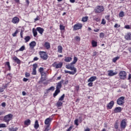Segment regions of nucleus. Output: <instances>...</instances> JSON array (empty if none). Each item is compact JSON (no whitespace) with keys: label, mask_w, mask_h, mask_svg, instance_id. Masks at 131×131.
Here are the masks:
<instances>
[{"label":"nucleus","mask_w":131,"mask_h":131,"mask_svg":"<svg viewBox=\"0 0 131 131\" xmlns=\"http://www.w3.org/2000/svg\"><path fill=\"white\" fill-rule=\"evenodd\" d=\"M124 99H125V97L124 96L120 97L117 99V104H118V105L119 106H122V105L124 104Z\"/></svg>","instance_id":"f257e3e1"},{"label":"nucleus","mask_w":131,"mask_h":131,"mask_svg":"<svg viewBox=\"0 0 131 131\" xmlns=\"http://www.w3.org/2000/svg\"><path fill=\"white\" fill-rule=\"evenodd\" d=\"M39 54L40 55L41 59L43 60H47L48 58H49V56L47 55V52L45 51H40Z\"/></svg>","instance_id":"f03ea898"},{"label":"nucleus","mask_w":131,"mask_h":131,"mask_svg":"<svg viewBox=\"0 0 131 131\" xmlns=\"http://www.w3.org/2000/svg\"><path fill=\"white\" fill-rule=\"evenodd\" d=\"M104 7L102 6H98L94 9L95 13H102V12H104Z\"/></svg>","instance_id":"7ed1b4c3"},{"label":"nucleus","mask_w":131,"mask_h":131,"mask_svg":"<svg viewBox=\"0 0 131 131\" xmlns=\"http://www.w3.org/2000/svg\"><path fill=\"white\" fill-rule=\"evenodd\" d=\"M13 118V115L12 114H9L5 116L4 118V121L9 123V122Z\"/></svg>","instance_id":"20e7f679"},{"label":"nucleus","mask_w":131,"mask_h":131,"mask_svg":"<svg viewBox=\"0 0 131 131\" xmlns=\"http://www.w3.org/2000/svg\"><path fill=\"white\" fill-rule=\"evenodd\" d=\"M126 120L125 119H123L120 124V126L121 129H125L126 127Z\"/></svg>","instance_id":"39448f33"},{"label":"nucleus","mask_w":131,"mask_h":131,"mask_svg":"<svg viewBox=\"0 0 131 131\" xmlns=\"http://www.w3.org/2000/svg\"><path fill=\"white\" fill-rule=\"evenodd\" d=\"M119 77L120 79H125L126 78V72L124 71H120L119 73Z\"/></svg>","instance_id":"423d86ee"},{"label":"nucleus","mask_w":131,"mask_h":131,"mask_svg":"<svg viewBox=\"0 0 131 131\" xmlns=\"http://www.w3.org/2000/svg\"><path fill=\"white\" fill-rule=\"evenodd\" d=\"M81 28H82V24L78 23L74 26L73 30H79V29H81Z\"/></svg>","instance_id":"0eeeda50"},{"label":"nucleus","mask_w":131,"mask_h":131,"mask_svg":"<svg viewBox=\"0 0 131 131\" xmlns=\"http://www.w3.org/2000/svg\"><path fill=\"white\" fill-rule=\"evenodd\" d=\"M19 21H20V19L18 18V17L17 16H15L12 18L11 22L13 23V24H18Z\"/></svg>","instance_id":"6e6552de"},{"label":"nucleus","mask_w":131,"mask_h":131,"mask_svg":"<svg viewBox=\"0 0 131 131\" xmlns=\"http://www.w3.org/2000/svg\"><path fill=\"white\" fill-rule=\"evenodd\" d=\"M54 67H55L56 68H61L62 66H63V63L59 62L58 64H57V62H54L53 64Z\"/></svg>","instance_id":"1a4fd4ad"},{"label":"nucleus","mask_w":131,"mask_h":131,"mask_svg":"<svg viewBox=\"0 0 131 131\" xmlns=\"http://www.w3.org/2000/svg\"><path fill=\"white\" fill-rule=\"evenodd\" d=\"M51 122H52V119L51 118H48L45 121V124L46 125H50Z\"/></svg>","instance_id":"9d476101"},{"label":"nucleus","mask_w":131,"mask_h":131,"mask_svg":"<svg viewBox=\"0 0 131 131\" xmlns=\"http://www.w3.org/2000/svg\"><path fill=\"white\" fill-rule=\"evenodd\" d=\"M113 106H114V101H111L107 105V109H112Z\"/></svg>","instance_id":"9b49d317"},{"label":"nucleus","mask_w":131,"mask_h":131,"mask_svg":"<svg viewBox=\"0 0 131 131\" xmlns=\"http://www.w3.org/2000/svg\"><path fill=\"white\" fill-rule=\"evenodd\" d=\"M122 111V108L120 107H117L114 110V113H120Z\"/></svg>","instance_id":"f8f14e48"},{"label":"nucleus","mask_w":131,"mask_h":131,"mask_svg":"<svg viewBox=\"0 0 131 131\" xmlns=\"http://www.w3.org/2000/svg\"><path fill=\"white\" fill-rule=\"evenodd\" d=\"M63 82H64V80H63L59 82L56 86V89L60 90V89L62 88V83H63Z\"/></svg>","instance_id":"ddd939ff"},{"label":"nucleus","mask_w":131,"mask_h":131,"mask_svg":"<svg viewBox=\"0 0 131 131\" xmlns=\"http://www.w3.org/2000/svg\"><path fill=\"white\" fill-rule=\"evenodd\" d=\"M36 30L41 35H42V34L43 33V32L45 31V30L43 28H41L40 27H37L36 28Z\"/></svg>","instance_id":"4468645a"},{"label":"nucleus","mask_w":131,"mask_h":131,"mask_svg":"<svg viewBox=\"0 0 131 131\" xmlns=\"http://www.w3.org/2000/svg\"><path fill=\"white\" fill-rule=\"evenodd\" d=\"M108 76H113L114 75H116V74H117V72H113V71L112 70H110L108 71Z\"/></svg>","instance_id":"2eb2a0df"},{"label":"nucleus","mask_w":131,"mask_h":131,"mask_svg":"<svg viewBox=\"0 0 131 131\" xmlns=\"http://www.w3.org/2000/svg\"><path fill=\"white\" fill-rule=\"evenodd\" d=\"M13 61H15L17 64H21V60L17 57V56H14L13 57Z\"/></svg>","instance_id":"dca6fc26"},{"label":"nucleus","mask_w":131,"mask_h":131,"mask_svg":"<svg viewBox=\"0 0 131 131\" xmlns=\"http://www.w3.org/2000/svg\"><path fill=\"white\" fill-rule=\"evenodd\" d=\"M44 47L46 48V49H47V50H49V49H51V45L49 42H45Z\"/></svg>","instance_id":"f3484780"},{"label":"nucleus","mask_w":131,"mask_h":131,"mask_svg":"<svg viewBox=\"0 0 131 131\" xmlns=\"http://www.w3.org/2000/svg\"><path fill=\"white\" fill-rule=\"evenodd\" d=\"M96 79H97L96 76H92L88 80V82H93V81H95Z\"/></svg>","instance_id":"a211bd4d"},{"label":"nucleus","mask_w":131,"mask_h":131,"mask_svg":"<svg viewBox=\"0 0 131 131\" xmlns=\"http://www.w3.org/2000/svg\"><path fill=\"white\" fill-rule=\"evenodd\" d=\"M125 38L127 40H131V33H127V34L125 36Z\"/></svg>","instance_id":"6ab92c4d"},{"label":"nucleus","mask_w":131,"mask_h":131,"mask_svg":"<svg viewBox=\"0 0 131 131\" xmlns=\"http://www.w3.org/2000/svg\"><path fill=\"white\" fill-rule=\"evenodd\" d=\"M31 124V121L30 119H27L24 121V125H27V126H28V125H30Z\"/></svg>","instance_id":"aec40b11"},{"label":"nucleus","mask_w":131,"mask_h":131,"mask_svg":"<svg viewBox=\"0 0 131 131\" xmlns=\"http://www.w3.org/2000/svg\"><path fill=\"white\" fill-rule=\"evenodd\" d=\"M29 45L30 48H31L32 49H33V48H34V47L36 46V42L33 41L30 43Z\"/></svg>","instance_id":"412c9836"},{"label":"nucleus","mask_w":131,"mask_h":131,"mask_svg":"<svg viewBox=\"0 0 131 131\" xmlns=\"http://www.w3.org/2000/svg\"><path fill=\"white\" fill-rule=\"evenodd\" d=\"M59 93H60V90L56 89L55 90L54 93L53 94L54 98H55L56 97H57V95H58V94H59Z\"/></svg>","instance_id":"4be33fe9"},{"label":"nucleus","mask_w":131,"mask_h":131,"mask_svg":"<svg viewBox=\"0 0 131 131\" xmlns=\"http://www.w3.org/2000/svg\"><path fill=\"white\" fill-rule=\"evenodd\" d=\"M65 62H69L72 61V58L70 57H66L64 58Z\"/></svg>","instance_id":"5701e85b"},{"label":"nucleus","mask_w":131,"mask_h":131,"mask_svg":"<svg viewBox=\"0 0 131 131\" xmlns=\"http://www.w3.org/2000/svg\"><path fill=\"white\" fill-rule=\"evenodd\" d=\"M63 48L61 46H58L57 47V51L58 53H62Z\"/></svg>","instance_id":"b1692460"},{"label":"nucleus","mask_w":131,"mask_h":131,"mask_svg":"<svg viewBox=\"0 0 131 131\" xmlns=\"http://www.w3.org/2000/svg\"><path fill=\"white\" fill-rule=\"evenodd\" d=\"M39 127V124H38V121L36 120L35 122V124H34V128L35 129H37Z\"/></svg>","instance_id":"393cba45"},{"label":"nucleus","mask_w":131,"mask_h":131,"mask_svg":"<svg viewBox=\"0 0 131 131\" xmlns=\"http://www.w3.org/2000/svg\"><path fill=\"white\" fill-rule=\"evenodd\" d=\"M97 43H98L97 42V41H96L94 40H93L92 41V45L93 48H96V47H97V46H98Z\"/></svg>","instance_id":"a878e982"},{"label":"nucleus","mask_w":131,"mask_h":131,"mask_svg":"<svg viewBox=\"0 0 131 131\" xmlns=\"http://www.w3.org/2000/svg\"><path fill=\"white\" fill-rule=\"evenodd\" d=\"M52 91V92H54V91H55V86H52L51 87H50V88H49L47 90V93H48L49 91Z\"/></svg>","instance_id":"bb28decb"},{"label":"nucleus","mask_w":131,"mask_h":131,"mask_svg":"<svg viewBox=\"0 0 131 131\" xmlns=\"http://www.w3.org/2000/svg\"><path fill=\"white\" fill-rule=\"evenodd\" d=\"M39 71L42 76L43 75V74H46V73L43 72V68H40Z\"/></svg>","instance_id":"cd10ccee"},{"label":"nucleus","mask_w":131,"mask_h":131,"mask_svg":"<svg viewBox=\"0 0 131 131\" xmlns=\"http://www.w3.org/2000/svg\"><path fill=\"white\" fill-rule=\"evenodd\" d=\"M114 127L116 129H118L119 125H118V120H117L114 124Z\"/></svg>","instance_id":"c85d7f7f"},{"label":"nucleus","mask_w":131,"mask_h":131,"mask_svg":"<svg viewBox=\"0 0 131 131\" xmlns=\"http://www.w3.org/2000/svg\"><path fill=\"white\" fill-rule=\"evenodd\" d=\"M57 107H61L62 105H63V102L61 101V100H58V101L56 103Z\"/></svg>","instance_id":"c756f323"},{"label":"nucleus","mask_w":131,"mask_h":131,"mask_svg":"<svg viewBox=\"0 0 131 131\" xmlns=\"http://www.w3.org/2000/svg\"><path fill=\"white\" fill-rule=\"evenodd\" d=\"M33 33L34 37H36V35H37V31H36V30L34 28L33 29Z\"/></svg>","instance_id":"7c9ffc66"},{"label":"nucleus","mask_w":131,"mask_h":131,"mask_svg":"<svg viewBox=\"0 0 131 131\" xmlns=\"http://www.w3.org/2000/svg\"><path fill=\"white\" fill-rule=\"evenodd\" d=\"M51 129V127L50 126V125H47L45 126V129L44 131H49Z\"/></svg>","instance_id":"2f4dec72"},{"label":"nucleus","mask_w":131,"mask_h":131,"mask_svg":"<svg viewBox=\"0 0 131 131\" xmlns=\"http://www.w3.org/2000/svg\"><path fill=\"white\" fill-rule=\"evenodd\" d=\"M9 131H17L18 130V127H11L9 128Z\"/></svg>","instance_id":"473e14b6"},{"label":"nucleus","mask_w":131,"mask_h":131,"mask_svg":"<svg viewBox=\"0 0 131 131\" xmlns=\"http://www.w3.org/2000/svg\"><path fill=\"white\" fill-rule=\"evenodd\" d=\"M30 36H27L25 38V42H28L30 40Z\"/></svg>","instance_id":"72a5a7b5"},{"label":"nucleus","mask_w":131,"mask_h":131,"mask_svg":"<svg viewBox=\"0 0 131 131\" xmlns=\"http://www.w3.org/2000/svg\"><path fill=\"white\" fill-rule=\"evenodd\" d=\"M77 60H78L77 57H76L75 56V57H74V60H73V61L72 62V64H76V62H77Z\"/></svg>","instance_id":"f704fd0d"},{"label":"nucleus","mask_w":131,"mask_h":131,"mask_svg":"<svg viewBox=\"0 0 131 131\" xmlns=\"http://www.w3.org/2000/svg\"><path fill=\"white\" fill-rule=\"evenodd\" d=\"M119 57L118 56H117L116 57H114L113 59V62L114 63H116V61H117V60H119Z\"/></svg>","instance_id":"c9c22d12"},{"label":"nucleus","mask_w":131,"mask_h":131,"mask_svg":"<svg viewBox=\"0 0 131 131\" xmlns=\"http://www.w3.org/2000/svg\"><path fill=\"white\" fill-rule=\"evenodd\" d=\"M88 18H89V17L88 16H85V17H82V22H86V21H88Z\"/></svg>","instance_id":"e433bc0d"},{"label":"nucleus","mask_w":131,"mask_h":131,"mask_svg":"<svg viewBox=\"0 0 131 131\" xmlns=\"http://www.w3.org/2000/svg\"><path fill=\"white\" fill-rule=\"evenodd\" d=\"M73 64V63H72L71 62L70 64L66 65V67L67 69H70V68L72 67Z\"/></svg>","instance_id":"4c0bfd02"},{"label":"nucleus","mask_w":131,"mask_h":131,"mask_svg":"<svg viewBox=\"0 0 131 131\" xmlns=\"http://www.w3.org/2000/svg\"><path fill=\"white\" fill-rule=\"evenodd\" d=\"M24 50H25V46H23L21 47L20 48V49L18 50H17V51H19L20 52H23Z\"/></svg>","instance_id":"58836bf2"},{"label":"nucleus","mask_w":131,"mask_h":131,"mask_svg":"<svg viewBox=\"0 0 131 131\" xmlns=\"http://www.w3.org/2000/svg\"><path fill=\"white\" fill-rule=\"evenodd\" d=\"M93 20L94 21H96L97 22H99L100 21V18L99 17H96V16H93Z\"/></svg>","instance_id":"ea45409f"},{"label":"nucleus","mask_w":131,"mask_h":131,"mask_svg":"<svg viewBox=\"0 0 131 131\" xmlns=\"http://www.w3.org/2000/svg\"><path fill=\"white\" fill-rule=\"evenodd\" d=\"M119 17H124V12L123 11H121L119 13Z\"/></svg>","instance_id":"a19ab883"},{"label":"nucleus","mask_w":131,"mask_h":131,"mask_svg":"<svg viewBox=\"0 0 131 131\" xmlns=\"http://www.w3.org/2000/svg\"><path fill=\"white\" fill-rule=\"evenodd\" d=\"M65 98V94H63L59 99V101H63Z\"/></svg>","instance_id":"79ce46f5"},{"label":"nucleus","mask_w":131,"mask_h":131,"mask_svg":"<svg viewBox=\"0 0 131 131\" xmlns=\"http://www.w3.org/2000/svg\"><path fill=\"white\" fill-rule=\"evenodd\" d=\"M6 65H7L9 69V70H11V66L10 65V62L7 61L6 62Z\"/></svg>","instance_id":"37998d69"},{"label":"nucleus","mask_w":131,"mask_h":131,"mask_svg":"<svg viewBox=\"0 0 131 131\" xmlns=\"http://www.w3.org/2000/svg\"><path fill=\"white\" fill-rule=\"evenodd\" d=\"M18 33V30H16L14 33L12 34V36L15 37V36H17V34Z\"/></svg>","instance_id":"c03bdc74"},{"label":"nucleus","mask_w":131,"mask_h":131,"mask_svg":"<svg viewBox=\"0 0 131 131\" xmlns=\"http://www.w3.org/2000/svg\"><path fill=\"white\" fill-rule=\"evenodd\" d=\"M70 70H73V71L76 72V68H75L74 66H72V67L70 68Z\"/></svg>","instance_id":"a18cd8bd"},{"label":"nucleus","mask_w":131,"mask_h":131,"mask_svg":"<svg viewBox=\"0 0 131 131\" xmlns=\"http://www.w3.org/2000/svg\"><path fill=\"white\" fill-rule=\"evenodd\" d=\"M60 30H65V27L62 25H59Z\"/></svg>","instance_id":"49530a36"},{"label":"nucleus","mask_w":131,"mask_h":131,"mask_svg":"<svg viewBox=\"0 0 131 131\" xmlns=\"http://www.w3.org/2000/svg\"><path fill=\"white\" fill-rule=\"evenodd\" d=\"M75 39L77 41H80V37H79V36H77L75 37Z\"/></svg>","instance_id":"de8ad7c7"},{"label":"nucleus","mask_w":131,"mask_h":131,"mask_svg":"<svg viewBox=\"0 0 131 131\" xmlns=\"http://www.w3.org/2000/svg\"><path fill=\"white\" fill-rule=\"evenodd\" d=\"M37 68V64H36V63L33 64V69L36 70Z\"/></svg>","instance_id":"09e8293b"},{"label":"nucleus","mask_w":131,"mask_h":131,"mask_svg":"<svg viewBox=\"0 0 131 131\" xmlns=\"http://www.w3.org/2000/svg\"><path fill=\"white\" fill-rule=\"evenodd\" d=\"M98 52L95 51L93 53V56L94 57L95 56H98Z\"/></svg>","instance_id":"8fccbe9b"},{"label":"nucleus","mask_w":131,"mask_h":131,"mask_svg":"<svg viewBox=\"0 0 131 131\" xmlns=\"http://www.w3.org/2000/svg\"><path fill=\"white\" fill-rule=\"evenodd\" d=\"M76 72L74 71H72V72L70 71L69 73V74H72V75H74V74H76Z\"/></svg>","instance_id":"3c124183"},{"label":"nucleus","mask_w":131,"mask_h":131,"mask_svg":"<svg viewBox=\"0 0 131 131\" xmlns=\"http://www.w3.org/2000/svg\"><path fill=\"white\" fill-rule=\"evenodd\" d=\"M6 124H0V128L2 127H6Z\"/></svg>","instance_id":"603ef678"},{"label":"nucleus","mask_w":131,"mask_h":131,"mask_svg":"<svg viewBox=\"0 0 131 131\" xmlns=\"http://www.w3.org/2000/svg\"><path fill=\"white\" fill-rule=\"evenodd\" d=\"M75 124L77 126H78V119H76L74 121Z\"/></svg>","instance_id":"864d4df0"},{"label":"nucleus","mask_w":131,"mask_h":131,"mask_svg":"<svg viewBox=\"0 0 131 131\" xmlns=\"http://www.w3.org/2000/svg\"><path fill=\"white\" fill-rule=\"evenodd\" d=\"M32 74L33 75H36V70L33 69Z\"/></svg>","instance_id":"5fc2aeb1"},{"label":"nucleus","mask_w":131,"mask_h":131,"mask_svg":"<svg viewBox=\"0 0 131 131\" xmlns=\"http://www.w3.org/2000/svg\"><path fill=\"white\" fill-rule=\"evenodd\" d=\"M105 18L107 21H109V20H110V15H106L105 16Z\"/></svg>","instance_id":"6e6d98bb"},{"label":"nucleus","mask_w":131,"mask_h":131,"mask_svg":"<svg viewBox=\"0 0 131 131\" xmlns=\"http://www.w3.org/2000/svg\"><path fill=\"white\" fill-rule=\"evenodd\" d=\"M124 28H125L126 29H130V27L129 26V25H127L125 26Z\"/></svg>","instance_id":"4d7b16f0"},{"label":"nucleus","mask_w":131,"mask_h":131,"mask_svg":"<svg viewBox=\"0 0 131 131\" xmlns=\"http://www.w3.org/2000/svg\"><path fill=\"white\" fill-rule=\"evenodd\" d=\"M101 24H103V25H105V24H106V21L105 20V19H102Z\"/></svg>","instance_id":"13d9d810"},{"label":"nucleus","mask_w":131,"mask_h":131,"mask_svg":"<svg viewBox=\"0 0 131 131\" xmlns=\"http://www.w3.org/2000/svg\"><path fill=\"white\" fill-rule=\"evenodd\" d=\"M30 76V74L29 73H25V77H29Z\"/></svg>","instance_id":"bf43d9fd"},{"label":"nucleus","mask_w":131,"mask_h":131,"mask_svg":"<svg viewBox=\"0 0 131 131\" xmlns=\"http://www.w3.org/2000/svg\"><path fill=\"white\" fill-rule=\"evenodd\" d=\"M79 121L80 123L82 122V117L80 116L79 117Z\"/></svg>","instance_id":"052dcab7"},{"label":"nucleus","mask_w":131,"mask_h":131,"mask_svg":"<svg viewBox=\"0 0 131 131\" xmlns=\"http://www.w3.org/2000/svg\"><path fill=\"white\" fill-rule=\"evenodd\" d=\"M5 91V88H0V93H3Z\"/></svg>","instance_id":"680f3d73"},{"label":"nucleus","mask_w":131,"mask_h":131,"mask_svg":"<svg viewBox=\"0 0 131 131\" xmlns=\"http://www.w3.org/2000/svg\"><path fill=\"white\" fill-rule=\"evenodd\" d=\"M75 90L78 92V91H79V85L76 86Z\"/></svg>","instance_id":"e2e57ef3"},{"label":"nucleus","mask_w":131,"mask_h":131,"mask_svg":"<svg viewBox=\"0 0 131 131\" xmlns=\"http://www.w3.org/2000/svg\"><path fill=\"white\" fill-rule=\"evenodd\" d=\"M104 35H105L103 33H100V37H104Z\"/></svg>","instance_id":"0e129e2a"},{"label":"nucleus","mask_w":131,"mask_h":131,"mask_svg":"<svg viewBox=\"0 0 131 131\" xmlns=\"http://www.w3.org/2000/svg\"><path fill=\"white\" fill-rule=\"evenodd\" d=\"M89 86H93V82H90L88 83Z\"/></svg>","instance_id":"69168bd1"},{"label":"nucleus","mask_w":131,"mask_h":131,"mask_svg":"<svg viewBox=\"0 0 131 131\" xmlns=\"http://www.w3.org/2000/svg\"><path fill=\"white\" fill-rule=\"evenodd\" d=\"M5 112L4 111H0V115H4Z\"/></svg>","instance_id":"338daca9"},{"label":"nucleus","mask_w":131,"mask_h":131,"mask_svg":"<svg viewBox=\"0 0 131 131\" xmlns=\"http://www.w3.org/2000/svg\"><path fill=\"white\" fill-rule=\"evenodd\" d=\"M1 105L2 107H6V102H3Z\"/></svg>","instance_id":"774afa93"}]
</instances>
